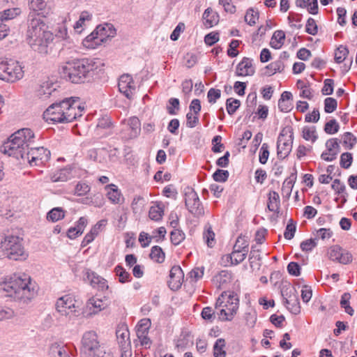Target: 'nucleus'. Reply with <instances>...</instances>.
<instances>
[{
	"instance_id": "obj_1",
	"label": "nucleus",
	"mask_w": 357,
	"mask_h": 357,
	"mask_svg": "<svg viewBox=\"0 0 357 357\" xmlns=\"http://www.w3.org/2000/svg\"><path fill=\"white\" fill-rule=\"evenodd\" d=\"M3 290L16 300L30 301L37 294V286L29 275L24 273L14 274L4 283Z\"/></svg>"
},
{
	"instance_id": "obj_2",
	"label": "nucleus",
	"mask_w": 357,
	"mask_h": 357,
	"mask_svg": "<svg viewBox=\"0 0 357 357\" xmlns=\"http://www.w3.org/2000/svg\"><path fill=\"white\" fill-rule=\"evenodd\" d=\"M102 65L98 59H82L68 63L64 73L73 83H83L89 81L98 73Z\"/></svg>"
},
{
	"instance_id": "obj_3",
	"label": "nucleus",
	"mask_w": 357,
	"mask_h": 357,
	"mask_svg": "<svg viewBox=\"0 0 357 357\" xmlns=\"http://www.w3.org/2000/svg\"><path fill=\"white\" fill-rule=\"evenodd\" d=\"M35 135L29 128H22L13 133L1 146L0 151L8 156L24 160L26 153Z\"/></svg>"
},
{
	"instance_id": "obj_4",
	"label": "nucleus",
	"mask_w": 357,
	"mask_h": 357,
	"mask_svg": "<svg viewBox=\"0 0 357 357\" xmlns=\"http://www.w3.org/2000/svg\"><path fill=\"white\" fill-rule=\"evenodd\" d=\"M31 22L28 27V36L32 38L34 42H39L48 44L50 43H59L60 38L63 40L66 38L67 35L65 28L59 29V35H53L50 31H46L47 26L43 20L40 17H35L34 15H30Z\"/></svg>"
},
{
	"instance_id": "obj_5",
	"label": "nucleus",
	"mask_w": 357,
	"mask_h": 357,
	"mask_svg": "<svg viewBox=\"0 0 357 357\" xmlns=\"http://www.w3.org/2000/svg\"><path fill=\"white\" fill-rule=\"evenodd\" d=\"M239 300L234 292L224 291L216 301L215 309L220 308L218 312V319L222 321H231L237 312Z\"/></svg>"
},
{
	"instance_id": "obj_6",
	"label": "nucleus",
	"mask_w": 357,
	"mask_h": 357,
	"mask_svg": "<svg viewBox=\"0 0 357 357\" xmlns=\"http://www.w3.org/2000/svg\"><path fill=\"white\" fill-rule=\"evenodd\" d=\"M2 256L12 260L25 259L28 255L23 245V238L17 236L7 235L1 239Z\"/></svg>"
},
{
	"instance_id": "obj_7",
	"label": "nucleus",
	"mask_w": 357,
	"mask_h": 357,
	"mask_svg": "<svg viewBox=\"0 0 357 357\" xmlns=\"http://www.w3.org/2000/svg\"><path fill=\"white\" fill-rule=\"evenodd\" d=\"M67 103L59 104V102H55L50 105L44 112V116L47 120H50L56 123H68L72 122L76 119V114L73 113L75 108H68V112L65 113L63 112L62 108L67 107Z\"/></svg>"
},
{
	"instance_id": "obj_8",
	"label": "nucleus",
	"mask_w": 357,
	"mask_h": 357,
	"mask_svg": "<svg viewBox=\"0 0 357 357\" xmlns=\"http://www.w3.org/2000/svg\"><path fill=\"white\" fill-rule=\"evenodd\" d=\"M23 68L17 61L0 58V79L15 82L24 76Z\"/></svg>"
},
{
	"instance_id": "obj_9",
	"label": "nucleus",
	"mask_w": 357,
	"mask_h": 357,
	"mask_svg": "<svg viewBox=\"0 0 357 357\" xmlns=\"http://www.w3.org/2000/svg\"><path fill=\"white\" fill-rule=\"evenodd\" d=\"M116 34V31L113 24L105 23L97 26L96 29L85 38V41L87 43L94 41V45L107 43H109Z\"/></svg>"
},
{
	"instance_id": "obj_10",
	"label": "nucleus",
	"mask_w": 357,
	"mask_h": 357,
	"mask_svg": "<svg viewBox=\"0 0 357 357\" xmlns=\"http://www.w3.org/2000/svg\"><path fill=\"white\" fill-rule=\"evenodd\" d=\"M293 139V129L291 127H285L281 130L277 142V155L279 159H284L289 155Z\"/></svg>"
},
{
	"instance_id": "obj_11",
	"label": "nucleus",
	"mask_w": 357,
	"mask_h": 357,
	"mask_svg": "<svg viewBox=\"0 0 357 357\" xmlns=\"http://www.w3.org/2000/svg\"><path fill=\"white\" fill-rule=\"evenodd\" d=\"M100 348V344L97 333L94 331H86L82 338V353L90 357H95L98 355Z\"/></svg>"
},
{
	"instance_id": "obj_12",
	"label": "nucleus",
	"mask_w": 357,
	"mask_h": 357,
	"mask_svg": "<svg viewBox=\"0 0 357 357\" xmlns=\"http://www.w3.org/2000/svg\"><path fill=\"white\" fill-rule=\"evenodd\" d=\"M50 151L43 146L31 148L27 150L24 162H28L31 166L43 165L50 159Z\"/></svg>"
},
{
	"instance_id": "obj_13",
	"label": "nucleus",
	"mask_w": 357,
	"mask_h": 357,
	"mask_svg": "<svg viewBox=\"0 0 357 357\" xmlns=\"http://www.w3.org/2000/svg\"><path fill=\"white\" fill-rule=\"evenodd\" d=\"M75 302L71 295H65L57 300L56 309L61 316L68 317L72 319L78 316V312L75 310Z\"/></svg>"
},
{
	"instance_id": "obj_14",
	"label": "nucleus",
	"mask_w": 357,
	"mask_h": 357,
	"mask_svg": "<svg viewBox=\"0 0 357 357\" xmlns=\"http://www.w3.org/2000/svg\"><path fill=\"white\" fill-rule=\"evenodd\" d=\"M185 204L188 211L195 217L204 215V211L197 193L189 189L185 193Z\"/></svg>"
},
{
	"instance_id": "obj_15",
	"label": "nucleus",
	"mask_w": 357,
	"mask_h": 357,
	"mask_svg": "<svg viewBox=\"0 0 357 357\" xmlns=\"http://www.w3.org/2000/svg\"><path fill=\"white\" fill-rule=\"evenodd\" d=\"M29 8L31 10L29 15V21L31 22L30 15H34L35 17L43 18L48 15L52 10L51 0H29Z\"/></svg>"
},
{
	"instance_id": "obj_16",
	"label": "nucleus",
	"mask_w": 357,
	"mask_h": 357,
	"mask_svg": "<svg viewBox=\"0 0 357 357\" xmlns=\"http://www.w3.org/2000/svg\"><path fill=\"white\" fill-rule=\"evenodd\" d=\"M123 128L122 129L123 137L126 139L136 138L141 131V123L139 119L136 116H132L128 120L122 121Z\"/></svg>"
},
{
	"instance_id": "obj_17",
	"label": "nucleus",
	"mask_w": 357,
	"mask_h": 357,
	"mask_svg": "<svg viewBox=\"0 0 357 357\" xmlns=\"http://www.w3.org/2000/svg\"><path fill=\"white\" fill-rule=\"evenodd\" d=\"M328 255L331 260L342 264H348L352 261V255L337 245L328 249Z\"/></svg>"
},
{
	"instance_id": "obj_18",
	"label": "nucleus",
	"mask_w": 357,
	"mask_h": 357,
	"mask_svg": "<svg viewBox=\"0 0 357 357\" xmlns=\"http://www.w3.org/2000/svg\"><path fill=\"white\" fill-rule=\"evenodd\" d=\"M118 87L119 91L128 99H132L136 92L135 82L132 77L128 74L120 77Z\"/></svg>"
},
{
	"instance_id": "obj_19",
	"label": "nucleus",
	"mask_w": 357,
	"mask_h": 357,
	"mask_svg": "<svg viewBox=\"0 0 357 357\" xmlns=\"http://www.w3.org/2000/svg\"><path fill=\"white\" fill-rule=\"evenodd\" d=\"M57 84L52 82L46 81L40 84L36 89V96L42 100H45L51 97H56L59 93Z\"/></svg>"
},
{
	"instance_id": "obj_20",
	"label": "nucleus",
	"mask_w": 357,
	"mask_h": 357,
	"mask_svg": "<svg viewBox=\"0 0 357 357\" xmlns=\"http://www.w3.org/2000/svg\"><path fill=\"white\" fill-rule=\"evenodd\" d=\"M340 141L337 138H331L326 142V151L321 155L322 160L325 161H333L336 159L340 152Z\"/></svg>"
},
{
	"instance_id": "obj_21",
	"label": "nucleus",
	"mask_w": 357,
	"mask_h": 357,
	"mask_svg": "<svg viewBox=\"0 0 357 357\" xmlns=\"http://www.w3.org/2000/svg\"><path fill=\"white\" fill-rule=\"evenodd\" d=\"M184 279V273L179 266H174L169 271L168 286L172 291H177L181 287Z\"/></svg>"
},
{
	"instance_id": "obj_22",
	"label": "nucleus",
	"mask_w": 357,
	"mask_h": 357,
	"mask_svg": "<svg viewBox=\"0 0 357 357\" xmlns=\"http://www.w3.org/2000/svg\"><path fill=\"white\" fill-rule=\"evenodd\" d=\"M116 336L121 350L126 353L130 348V332L126 325H120L116 330Z\"/></svg>"
},
{
	"instance_id": "obj_23",
	"label": "nucleus",
	"mask_w": 357,
	"mask_h": 357,
	"mask_svg": "<svg viewBox=\"0 0 357 357\" xmlns=\"http://www.w3.org/2000/svg\"><path fill=\"white\" fill-rule=\"evenodd\" d=\"M105 298V297H104ZM107 306L106 299H102L97 296H93L86 303V308L89 310L87 317H92L104 310Z\"/></svg>"
},
{
	"instance_id": "obj_24",
	"label": "nucleus",
	"mask_w": 357,
	"mask_h": 357,
	"mask_svg": "<svg viewBox=\"0 0 357 357\" xmlns=\"http://www.w3.org/2000/svg\"><path fill=\"white\" fill-rule=\"evenodd\" d=\"M63 103H67L68 107L62 108L63 112L66 113V112L68 110V107L69 109L73 107L75 108V110L73 113L76 114V119L82 116V112L84 108L81 105L80 98L79 97L66 98L59 101V104Z\"/></svg>"
},
{
	"instance_id": "obj_25",
	"label": "nucleus",
	"mask_w": 357,
	"mask_h": 357,
	"mask_svg": "<svg viewBox=\"0 0 357 357\" xmlns=\"http://www.w3.org/2000/svg\"><path fill=\"white\" fill-rule=\"evenodd\" d=\"M255 72L252 60L247 57H244L236 66V74L237 76H251L254 75Z\"/></svg>"
},
{
	"instance_id": "obj_26",
	"label": "nucleus",
	"mask_w": 357,
	"mask_h": 357,
	"mask_svg": "<svg viewBox=\"0 0 357 357\" xmlns=\"http://www.w3.org/2000/svg\"><path fill=\"white\" fill-rule=\"evenodd\" d=\"M107 190V197L114 204H121L124 202V197L114 184H109L105 187Z\"/></svg>"
},
{
	"instance_id": "obj_27",
	"label": "nucleus",
	"mask_w": 357,
	"mask_h": 357,
	"mask_svg": "<svg viewBox=\"0 0 357 357\" xmlns=\"http://www.w3.org/2000/svg\"><path fill=\"white\" fill-rule=\"evenodd\" d=\"M71 177V169L67 167L57 170L50 176L51 181L54 183L66 182L70 179Z\"/></svg>"
},
{
	"instance_id": "obj_28",
	"label": "nucleus",
	"mask_w": 357,
	"mask_h": 357,
	"mask_svg": "<svg viewBox=\"0 0 357 357\" xmlns=\"http://www.w3.org/2000/svg\"><path fill=\"white\" fill-rule=\"evenodd\" d=\"M164 208L165 206L162 202H156L155 204L151 206L149 208V218L155 222L161 220L164 215Z\"/></svg>"
},
{
	"instance_id": "obj_29",
	"label": "nucleus",
	"mask_w": 357,
	"mask_h": 357,
	"mask_svg": "<svg viewBox=\"0 0 357 357\" xmlns=\"http://www.w3.org/2000/svg\"><path fill=\"white\" fill-rule=\"evenodd\" d=\"M268 209L270 211L278 213L280 208V200L279 194L275 191H271L268 197Z\"/></svg>"
},
{
	"instance_id": "obj_30",
	"label": "nucleus",
	"mask_w": 357,
	"mask_h": 357,
	"mask_svg": "<svg viewBox=\"0 0 357 357\" xmlns=\"http://www.w3.org/2000/svg\"><path fill=\"white\" fill-rule=\"evenodd\" d=\"M215 234L210 224H206L203 232V239L208 248H213L216 243Z\"/></svg>"
},
{
	"instance_id": "obj_31",
	"label": "nucleus",
	"mask_w": 357,
	"mask_h": 357,
	"mask_svg": "<svg viewBox=\"0 0 357 357\" xmlns=\"http://www.w3.org/2000/svg\"><path fill=\"white\" fill-rule=\"evenodd\" d=\"M203 19L205 20V24L208 27H212L216 25L219 22V15L216 12H214L211 8H208L205 10L203 14Z\"/></svg>"
},
{
	"instance_id": "obj_32",
	"label": "nucleus",
	"mask_w": 357,
	"mask_h": 357,
	"mask_svg": "<svg viewBox=\"0 0 357 357\" xmlns=\"http://www.w3.org/2000/svg\"><path fill=\"white\" fill-rule=\"evenodd\" d=\"M296 180V174L293 173L284 180L282 186V192L284 196L289 197L291 195Z\"/></svg>"
},
{
	"instance_id": "obj_33",
	"label": "nucleus",
	"mask_w": 357,
	"mask_h": 357,
	"mask_svg": "<svg viewBox=\"0 0 357 357\" xmlns=\"http://www.w3.org/2000/svg\"><path fill=\"white\" fill-rule=\"evenodd\" d=\"M266 71L264 74L267 76H271L277 72H282L284 69V64L280 59H279L269 63L268 66H266Z\"/></svg>"
},
{
	"instance_id": "obj_34",
	"label": "nucleus",
	"mask_w": 357,
	"mask_h": 357,
	"mask_svg": "<svg viewBox=\"0 0 357 357\" xmlns=\"http://www.w3.org/2000/svg\"><path fill=\"white\" fill-rule=\"evenodd\" d=\"M343 146L346 149L351 150L352 149L357 142V138L356 136L350 132H346L341 136V140Z\"/></svg>"
},
{
	"instance_id": "obj_35",
	"label": "nucleus",
	"mask_w": 357,
	"mask_h": 357,
	"mask_svg": "<svg viewBox=\"0 0 357 357\" xmlns=\"http://www.w3.org/2000/svg\"><path fill=\"white\" fill-rule=\"evenodd\" d=\"M231 274L227 271H222L214 278V280L218 284L219 289H224L227 284L231 281Z\"/></svg>"
},
{
	"instance_id": "obj_36",
	"label": "nucleus",
	"mask_w": 357,
	"mask_h": 357,
	"mask_svg": "<svg viewBox=\"0 0 357 357\" xmlns=\"http://www.w3.org/2000/svg\"><path fill=\"white\" fill-rule=\"evenodd\" d=\"M331 188L337 194L342 195V204H344L347 202V197L348 195L346 192L345 185L340 179L336 178L333 181Z\"/></svg>"
},
{
	"instance_id": "obj_37",
	"label": "nucleus",
	"mask_w": 357,
	"mask_h": 357,
	"mask_svg": "<svg viewBox=\"0 0 357 357\" xmlns=\"http://www.w3.org/2000/svg\"><path fill=\"white\" fill-rule=\"evenodd\" d=\"M149 257L154 261L161 264L165 261V254L160 246L155 245L152 247Z\"/></svg>"
},
{
	"instance_id": "obj_38",
	"label": "nucleus",
	"mask_w": 357,
	"mask_h": 357,
	"mask_svg": "<svg viewBox=\"0 0 357 357\" xmlns=\"http://www.w3.org/2000/svg\"><path fill=\"white\" fill-rule=\"evenodd\" d=\"M226 345L225 340L219 338L216 340L213 346L214 357H226L227 353L225 350Z\"/></svg>"
},
{
	"instance_id": "obj_39",
	"label": "nucleus",
	"mask_w": 357,
	"mask_h": 357,
	"mask_svg": "<svg viewBox=\"0 0 357 357\" xmlns=\"http://www.w3.org/2000/svg\"><path fill=\"white\" fill-rule=\"evenodd\" d=\"M349 54L347 46H337L334 52V59L337 63H342Z\"/></svg>"
},
{
	"instance_id": "obj_40",
	"label": "nucleus",
	"mask_w": 357,
	"mask_h": 357,
	"mask_svg": "<svg viewBox=\"0 0 357 357\" xmlns=\"http://www.w3.org/2000/svg\"><path fill=\"white\" fill-rule=\"evenodd\" d=\"M249 241L248 237L245 236H239L234 245V250L243 251V252H248Z\"/></svg>"
},
{
	"instance_id": "obj_41",
	"label": "nucleus",
	"mask_w": 357,
	"mask_h": 357,
	"mask_svg": "<svg viewBox=\"0 0 357 357\" xmlns=\"http://www.w3.org/2000/svg\"><path fill=\"white\" fill-rule=\"evenodd\" d=\"M351 294L348 292L344 293L341 296L340 300V306L341 307L344 309L346 313L349 314L350 316L354 315V310L350 306L349 300L351 299Z\"/></svg>"
},
{
	"instance_id": "obj_42",
	"label": "nucleus",
	"mask_w": 357,
	"mask_h": 357,
	"mask_svg": "<svg viewBox=\"0 0 357 357\" xmlns=\"http://www.w3.org/2000/svg\"><path fill=\"white\" fill-rule=\"evenodd\" d=\"M114 272L116 273V276H118L119 281L121 283L130 282L132 279L130 274L120 265L115 267Z\"/></svg>"
},
{
	"instance_id": "obj_43",
	"label": "nucleus",
	"mask_w": 357,
	"mask_h": 357,
	"mask_svg": "<svg viewBox=\"0 0 357 357\" xmlns=\"http://www.w3.org/2000/svg\"><path fill=\"white\" fill-rule=\"evenodd\" d=\"M65 216V211L59 207L52 208L47 215V219L52 222L58 221Z\"/></svg>"
},
{
	"instance_id": "obj_44",
	"label": "nucleus",
	"mask_w": 357,
	"mask_h": 357,
	"mask_svg": "<svg viewBox=\"0 0 357 357\" xmlns=\"http://www.w3.org/2000/svg\"><path fill=\"white\" fill-rule=\"evenodd\" d=\"M248 253L243 252V251H238L234 250L233 252L227 256L230 258L231 263L234 265H237L241 263L246 257Z\"/></svg>"
},
{
	"instance_id": "obj_45",
	"label": "nucleus",
	"mask_w": 357,
	"mask_h": 357,
	"mask_svg": "<svg viewBox=\"0 0 357 357\" xmlns=\"http://www.w3.org/2000/svg\"><path fill=\"white\" fill-rule=\"evenodd\" d=\"M293 291L295 290L290 286L289 284L282 285L281 288V295L284 299V305L290 304L291 299L293 298V296H291Z\"/></svg>"
},
{
	"instance_id": "obj_46",
	"label": "nucleus",
	"mask_w": 357,
	"mask_h": 357,
	"mask_svg": "<svg viewBox=\"0 0 357 357\" xmlns=\"http://www.w3.org/2000/svg\"><path fill=\"white\" fill-rule=\"evenodd\" d=\"M136 333L137 338L140 341L141 345L145 347L146 348L149 347L151 344V341L148 337L149 331L137 329Z\"/></svg>"
},
{
	"instance_id": "obj_47",
	"label": "nucleus",
	"mask_w": 357,
	"mask_h": 357,
	"mask_svg": "<svg viewBox=\"0 0 357 357\" xmlns=\"http://www.w3.org/2000/svg\"><path fill=\"white\" fill-rule=\"evenodd\" d=\"M91 17L92 15L88 11L82 12L79 20L74 25L75 31L81 33L82 30H79V29L82 28L85 21L91 20Z\"/></svg>"
},
{
	"instance_id": "obj_48",
	"label": "nucleus",
	"mask_w": 357,
	"mask_h": 357,
	"mask_svg": "<svg viewBox=\"0 0 357 357\" xmlns=\"http://www.w3.org/2000/svg\"><path fill=\"white\" fill-rule=\"evenodd\" d=\"M180 109V102L178 98H171L167 105V110L170 115H175Z\"/></svg>"
},
{
	"instance_id": "obj_49",
	"label": "nucleus",
	"mask_w": 357,
	"mask_h": 357,
	"mask_svg": "<svg viewBox=\"0 0 357 357\" xmlns=\"http://www.w3.org/2000/svg\"><path fill=\"white\" fill-rule=\"evenodd\" d=\"M261 259V255L259 254V250H255L252 246L251 248V251L249 255V261L250 264V266L253 267L254 264L257 266L259 267L261 266L260 261Z\"/></svg>"
},
{
	"instance_id": "obj_50",
	"label": "nucleus",
	"mask_w": 357,
	"mask_h": 357,
	"mask_svg": "<svg viewBox=\"0 0 357 357\" xmlns=\"http://www.w3.org/2000/svg\"><path fill=\"white\" fill-rule=\"evenodd\" d=\"M241 105L240 100L228 98L226 101V109L229 115L234 114Z\"/></svg>"
},
{
	"instance_id": "obj_51",
	"label": "nucleus",
	"mask_w": 357,
	"mask_h": 357,
	"mask_svg": "<svg viewBox=\"0 0 357 357\" xmlns=\"http://www.w3.org/2000/svg\"><path fill=\"white\" fill-rule=\"evenodd\" d=\"M170 239L174 245H179L185 239V234L180 229H174L170 234Z\"/></svg>"
},
{
	"instance_id": "obj_52",
	"label": "nucleus",
	"mask_w": 357,
	"mask_h": 357,
	"mask_svg": "<svg viewBox=\"0 0 357 357\" xmlns=\"http://www.w3.org/2000/svg\"><path fill=\"white\" fill-rule=\"evenodd\" d=\"M340 125L335 119H331L324 126V131L329 135H333L339 131Z\"/></svg>"
},
{
	"instance_id": "obj_53",
	"label": "nucleus",
	"mask_w": 357,
	"mask_h": 357,
	"mask_svg": "<svg viewBox=\"0 0 357 357\" xmlns=\"http://www.w3.org/2000/svg\"><path fill=\"white\" fill-rule=\"evenodd\" d=\"M50 349L54 357H64L68 354V349L64 346H61L58 344H52Z\"/></svg>"
},
{
	"instance_id": "obj_54",
	"label": "nucleus",
	"mask_w": 357,
	"mask_h": 357,
	"mask_svg": "<svg viewBox=\"0 0 357 357\" xmlns=\"http://www.w3.org/2000/svg\"><path fill=\"white\" fill-rule=\"evenodd\" d=\"M183 60L185 66L190 68L197 63L198 60V55L196 52H188L184 56Z\"/></svg>"
},
{
	"instance_id": "obj_55",
	"label": "nucleus",
	"mask_w": 357,
	"mask_h": 357,
	"mask_svg": "<svg viewBox=\"0 0 357 357\" xmlns=\"http://www.w3.org/2000/svg\"><path fill=\"white\" fill-rule=\"evenodd\" d=\"M353 162V156L351 153H343L340 155V165L344 169H348L351 167Z\"/></svg>"
},
{
	"instance_id": "obj_56",
	"label": "nucleus",
	"mask_w": 357,
	"mask_h": 357,
	"mask_svg": "<svg viewBox=\"0 0 357 357\" xmlns=\"http://www.w3.org/2000/svg\"><path fill=\"white\" fill-rule=\"evenodd\" d=\"M303 137L305 140H311L314 142L317 139L315 127H305L303 130Z\"/></svg>"
},
{
	"instance_id": "obj_57",
	"label": "nucleus",
	"mask_w": 357,
	"mask_h": 357,
	"mask_svg": "<svg viewBox=\"0 0 357 357\" xmlns=\"http://www.w3.org/2000/svg\"><path fill=\"white\" fill-rule=\"evenodd\" d=\"M337 107V102L333 98H326L324 100V111L326 113L333 112Z\"/></svg>"
},
{
	"instance_id": "obj_58",
	"label": "nucleus",
	"mask_w": 357,
	"mask_h": 357,
	"mask_svg": "<svg viewBox=\"0 0 357 357\" xmlns=\"http://www.w3.org/2000/svg\"><path fill=\"white\" fill-rule=\"evenodd\" d=\"M269 146L266 143H264L261 147L259 152V162L264 165L267 162L269 156Z\"/></svg>"
},
{
	"instance_id": "obj_59",
	"label": "nucleus",
	"mask_w": 357,
	"mask_h": 357,
	"mask_svg": "<svg viewBox=\"0 0 357 357\" xmlns=\"http://www.w3.org/2000/svg\"><path fill=\"white\" fill-rule=\"evenodd\" d=\"M255 11L252 8H249L245 15V21L250 26L255 24L256 20L259 18V13Z\"/></svg>"
},
{
	"instance_id": "obj_60",
	"label": "nucleus",
	"mask_w": 357,
	"mask_h": 357,
	"mask_svg": "<svg viewBox=\"0 0 357 357\" xmlns=\"http://www.w3.org/2000/svg\"><path fill=\"white\" fill-rule=\"evenodd\" d=\"M222 137L220 135L215 136L212 139V151L213 153H220L225 149V146L221 143Z\"/></svg>"
},
{
	"instance_id": "obj_61",
	"label": "nucleus",
	"mask_w": 357,
	"mask_h": 357,
	"mask_svg": "<svg viewBox=\"0 0 357 357\" xmlns=\"http://www.w3.org/2000/svg\"><path fill=\"white\" fill-rule=\"evenodd\" d=\"M296 225L293 223L292 219H290L284 233V238L287 240L293 238L296 232Z\"/></svg>"
},
{
	"instance_id": "obj_62",
	"label": "nucleus",
	"mask_w": 357,
	"mask_h": 357,
	"mask_svg": "<svg viewBox=\"0 0 357 357\" xmlns=\"http://www.w3.org/2000/svg\"><path fill=\"white\" fill-rule=\"evenodd\" d=\"M285 33L282 30L275 31L271 38V42L269 45H273V43H278L280 45H284L285 40Z\"/></svg>"
},
{
	"instance_id": "obj_63",
	"label": "nucleus",
	"mask_w": 357,
	"mask_h": 357,
	"mask_svg": "<svg viewBox=\"0 0 357 357\" xmlns=\"http://www.w3.org/2000/svg\"><path fill=\"white\" fill-rule=\"evenodd\" d=\"M317 238H310L303 241L300 247L303 252H310L317 246Z\"/></svg>"
},
{
	"instance_id": "obj_64",
	"label": "nucleus",
	"mask_w": 357,
	"mask_h": 357,
	"mask_svg": "<svg viewBox=\"0 0 357 357\" xmlns=\"http://www.w3.org/2000/svg\"><path fill=\"white\" fill-rule=\"evenodd\" d=\"M229 177V172L227 170L217 169L213 174V178L215 181L225 182Z\"/></svg>"
}]
</instances>
